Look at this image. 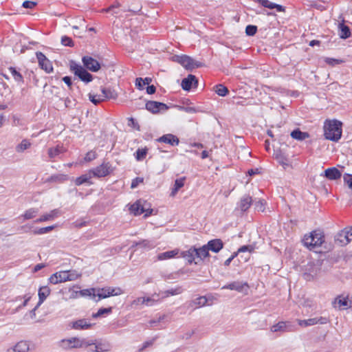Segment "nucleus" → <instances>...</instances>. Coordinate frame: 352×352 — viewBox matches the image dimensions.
Masks as SVG:
<instances>
[{
	"instance_id": "nucleus-18",
	"label": "nucleus",
	"mask_w": 352,
	"mask_h": 352,
	"mask_svg": "<svg viewBox=\"0 0 352 352\" xmlns=\"http://www.w3.org/2000/svg\"><path fill=\"white\" fill-rule=\"evenodd\" d=\"M254 2L258 3L263 7L269 9H276L277 12H281L285 11V8L279 4L270 1L269 0H253Z\"/></svg>"
},
{
	"instance_id": "nucleus-27",
	"label": "nucleus",
	"mask_w": 352,
	"mask_h": 352,
	"mask_svg": "<svg viewBox=\"0 0 352 352\" xmlns=\"http://www.w3.org/2000/svg\"><path fill=\"white\" fill-rule=\"evenodd\" d=\"M206 245L209 250L219 252L223 248V243L221 239H217L208 241Z\"/></svg>"
},
{
	"instance_id": "nucleus-41",
	"label": "nucleus",
	"mask_w": 352,
	"mask_h": 352,
	"mask_svg": "<svg viewBox=\"0 0 352 352\" xmlns=\"http://www.w3.org/2000/svg\"><path fill=\"white\" fill-rule=\"evenodd\" d=\"M186 177L177 179L175 182L174 188L172 190L171 195L175 196L177 192L184 186Z\"/></svg>"
},
{
	"instance_id": "nucleus-9",
	"label": "nucleus",
	"mask_w": 352,
	"mask_h": 352,
	"mask_svg": "<svg viewBox=\"0 0 352 352\" xmlns=\"http://www.w3.org/2000/svg\"><path fill=\"white\" fill-rule=\"evenodd\" d=\"M222 289H228L230 290H235L238 292L247 293L249 289L248 283L243 281H234L226 285H224L221 288Z\"/></svg>"
},
{
	"instance_id": "nucleus-47",
	"label": "nucleus",
	"mask_w": 352,
	"mask_h": 352,
	"mask_svg": "<svg viewBox=\"0 0 352 352\" xmlns=\"http://www.w3.org/2000/svg\"><path fill=\"white\" fill-rule=\"evenodd\" d=\"M89 98L90 101L94 104H98L102 102L100 94H95L94 93L89 94Z\"/></svg>"
},
{
	"instance_id": "nucleus-55",
	"label": "nucleus",
	"mask_w": 352,
	"mask_h": 352,
	"mask_svg": "<svg viewBox=\"0 0 352 352\" xmlns=\"http://www.w3.org/2000/svg\"><path fill=\"white\" fill-rule=\"evenodd\" d=\"M61 43L65 46L72 47L74 45V43L72 39L70 37L67 36H62L61 38Z\"/></svg>"
},
{
	"instance_id": "nucleus-51",
	"label": "nucleus",
	"mask_w": 352,
	"mask_h": 352,
	"mask_svg": "<svg viewBox=\"0 0 352 352\" xmlns=\"http://www.w3.org/2000/svg\"><path fill=\"white\" fill-rule=\"evenodd\" d=\"M324 62L331 66H335L336 65H339L342 63L344 61L342 59H337L333 58L327 57L324 58Z\"/></svg>"
},
{
	"instance_id": "nucleus-63",
	"label": "nucleus",
	"mask_w": 352,
	"mask_h": 352,
	"mask_svg": "<svg viewBox=\"0 0 352 352\" xmlns=\"http://www.w3.org/2000/svg\"><path fill=\"white\" fill-rule=\"evenodd\" d=\"M157 300H155L151 297L144 298V304H146V305H152Z\"/></svg>"
},
{
	"instance_id": "nucleus-44",
	"label": "nucleus",
	"mask_w": 352,
	"mask_h": 352,
	"mask_svg": "<svg viewBox=\"0 0 352 352\" xmlns=\"http://www.w3.org/2000/svg\"><path fill=\"white\" fill-rule=\"evenodd\" d=\"M286 328H287V324L285 322H279L271 327V331H272V332H278V331L284 332L286 331Z\"/></svg>"
},
{
	"instance_id": "nucleus-3",
	"label": "nucleus",
	"mask_w": 352,
	"mask_h": 352,
	"mask_svg": "<svg viewBox=\"0 0 352 352\" xmlns=\"http://www.w3.org/2000/svg\"><path fill=\"white\" fill-rule=\"evenodd\" d=\"M94 344L91 341H86L76 337L63 339L60 342V346L64 349H78L81 347H88Z\"/></svg>"
},
{
	"instance_id": "nucleus-37",
	"label": "nucleus",
	"mask_w": 352,
	"mask_h": 352,
	"mask_svg": "<svg viewBox=\"0 0 352 352\" xmlns=\"http://www.w3.org/2000/svg\"><path fill=\"white\" fill-rule=\"evenodd\" d=\"M151 80V78L148 77H146L144 79L142 78H137L135 79V85L138 89L143 90L144 85H148Z\"/></svg>"
},
{
	"instance_id": "nucleus-56",
	"label": "nucleus",
	"mask_w": 352,
	"mask_h": 352,
	"mask_svg": "<svg viewBox=\"0 0 352 352\" xmlns=\"http://www.w3.org/2000/svg\"><path fill=\"white\" fill-rule=\"evenodd\" d=\"M128 125L138 131H140V125L138 122L133 118H128Z\"/></svg>"
},
{
	"instance_id": "nucleus-20",
	"label": "nucleus",
	"mask_w": 352,
	"mask_h": 352,
	"mask_svg": "<svg viewBox=\"0 0 352 352\" xmlns=\"http://www.w3.org/2000/svg\"><path fill=\"white\" fill-rule=\"evenodd\" d=\"M92 324L86 319H80L71 323V327L76 330L89 329Z\"/></svg>"
},
{
	"instance_id": "nucleus-42",
	"label": "nucleus",
	"mask_w": 352,
	"mask_h": 352,
	"mask_svg": "<svg viewBox=\"0 0 352 352\" xmlns=\"http://www.w3.org/2000/svg\"><path fill=\"white\" fill-rule=\"evenodd\" d=\"M31 144H32L30 142V140L27 139L23 140L22 142L19 144H18V146L16 148V150L18 153H22L28 148H30Z\"/></svg>"
},
{
	"instance_id": "nucleus-17",
	"label": "nucleus",
	"mask_w": 352,
	"mask_h": 352,
	"mask_svg": "<svg viewBox=\"0 0 352 352\" xmlns=\"http://www.w3.org/2000/svg\"><path fill=\"white\" fill-rule=\"evenodd\" d=\"M321 176H324L330 180H335L341 177V172L336 167H332L326 169Z\"/></svg>"
},
{
	"instance_id": "nucleus-16",
	"label": "nucleus",
	"mask_w": 352,
	"mask_h": 352,
	"mask_svg": "<svg viewBox=\"0 0 352 352\" xmlns=\"http://www.w3.org/2000/svg\"><path fill=\"white\" fill-rule=\"evenodd\" d=\"M181 256L187 260L189 263H195L197 264L199 263L197 261L196 248L195 247H191L189 250L182 252Z\"/></svg>"
},
{
	"instance_id": "nucleus-13",
	"label": "nucleus",
	"mask_w": 352,
	"mask_h": 352,
	"mask_svg": "<svg viewBox=\"0 0 352 352\" xmlns=\"http://www.w3.org/2000/svg\"><path fill=\"white\" fill-rule=\"evenodd\" d=\"M82 60L85 67L91 72H96L100 69L98 61L91 56H84Z\"/></svg>"
},
{
	"instance_id": "nucleus-39",
	"label": "nucleus",
	"mask_w": 352,
	"mask_h": 352,
	"mask_svg": "<svg viewBox=\"0 0 352 352\" xmlns=\"http://www.w3.org/2000/svg\"><path fill=\"white\" fill-rule=\"evenodd\" d=\"M38 212V210L37 208H32L25 211V212L21 215V217L23 220H29L34 218Z\"/></svg>"
},
{
	"instance_id": "nucleus-7",
	"label": "nucleus",
	"mask_w": 352,
	"mask_h": 352,
	"mask_svg": "<svg viewBox=\"0 0 352 352\" xmlns=\"http://www.w3.org/2000/svg\"><path fill=\"white\" fill-rule=\"evenodd\" d=\"M96 296H98L100 299L106 298L111 296H118L123 294V291L120 287H104L96 289Z\"/></svg>"
},
{
	"instance_id": "nucleus-61",
	"label": "nucleus",
	"mask_w": 352,
	"mask_h": 352,
	"mask_svg": "<svg viewBox=\"0 0 352 352\" xmlns=\"http://www.w3.org/2000/svg\"><path fill=\"white\" fill-rule=\"evenodd\" d=\"M36 3L34 1H25L23 3V7L25 8H33Z\"/></svg>"
},
{
	"instance_id": "nucleus-33",
	"label": "nucleus",
	"mask_w": 352,
	"mask_h": 352,
	"mask_svg": "<svg viewBox=\"0 0 352 352\" xmlns=\"http://www.w3.org/2000/svg\"><path fill=\"white\" fill-rule=\"evenodd\" d=\"M339 36L341 38L346 39L351 36V30L349 26L344 25V23L338 25Z\"/></svg>"
},
{
	"instance_id": "nucleus-19",
	"label": "nucleus",
	"mask_w": 352,
	"mask_h": 352,
	"mask_svg": "<svg viewBox=\"0 0 352 352\" xmlns=\"http://www.w3.org/2000/svg\"><path fill=\"white\" fill-rule=\"evenodd\" d=\"M198 82L196 77L192 74H189L186 78H184L182 81L181 86L183 89L189 91L194 85L196 86Z\"/></svg>"
},
{
	"instance_id": "nucleus-26",
	"label": "nucleus",
	"mask_w": 352,
	"mask_h": 352,
	"mask_svg": "<svg viewBox=\"0 0 352 352\" xmlns=\"http://www.w3.org/2000/svg\"><path fill=\"white\" fill-rule=\"evenodd\" d=\"M252 203V197L250 195H245L241 198L238 206L241 211L245 212L249 209Z\"/></svg>"
},
{
	"instance_id": "nucleus-12",
	"label": "nucleus",
	"mask_w": 352,
	"mask_h": 352,
	"mask_svg": "<svg viewBox=\"0 0 352 352\" xmlns=\"http://www.w3.org/2000/svg\"><path fill=\"white\" fill-rule=\"evenodd\" d=\"M146 109L153 113H157L160 111H166L168 109V107L166 104L162 102L148 101L146 103Z\"/></svg>"
},
{
	"instance_id": "nucleus-1",
	"label": "nucleus",
	"mask_w": 352,
	"mask_h": 352,
	"mask_svg": "<svg viewBox=\"0 0 352 352\" xmlns=\"http://www.w3.org/2000/svg\"><path fill=\"white\" fill-rule=\"evenodd\" d=\"M324 135L327 140L338 142L342 133V122L336 119H327L324 122Z\"/></svg>"
},
{
	"instance_id": "nucleus-52",
	"label": "nucleus",
	"mask_w": 352,
	"mask_h": 352,
	"mask_svg": "<svg viewBox=\"0 0 352 352\" xmlns=\"http://www.w3.org/2000/svg\"><path fill=\"white\" fill-rule=\"evenodd\" d=\"M112 308H101L100 309L97 313L93 314V318L100 317L103 316L104 314H109L111 312Z\"/></svg>"
},
{
	"instance_id": "nucleus-40",
	"label": "nucleus",
	"mask_w": 352,
	"mask_h": 352,
	"mask_svg": "<svg viewBox=\"0 0 352 352\" xmlns=\"http://www.w3.org/2000/svg\"><path fill=\"white\" fill-rule=\"evenodd\" d=\"M214 91L219 96H226L229 92L228 88L222 84L217 85Z\"/></svg>"
},
{
	"instance_id": "nucleus-31",
	"label": "nucleus",
	"mask_w": 352,
	"mask_h": 352,
	"mask_svg": "<svg viewBox=\"0 0 352 352\" xmlns=\"http://www.w3.org/2000/svg\"><path fill=\"white\" fill-rule=\"evenodd\" d=\"M50 294V289L47 286L40 287L38 290L39 300L36 305L38 307Z\"/></svg>"
},
{
	"instance_id": "nucleus-8",
	"label": "nucleus",
	"mask_w": 352,
	"mask_h": 352,
	"mask_svg": "<svg viewBox=\"0 0 352 352\" xmlns=\"http://www.w3.org/2000/svg\"><path fill=\"white\" fill-rule=\"evenodd\" d=\"M146 202L143 203L141 200H139L131 206L130 210L135 215H140L146 212L144 217H148L152 213L153 210L146 209Z\"/></svg>"
},
{
	"instance_id": "nucleus-64",
	"label": "nucleus",
	"mask_w": 352,
	"mask_h": 352,
	"mask_svg": "<svg viewBox=\"0 0 352 352\" xmlns=\"http://www.w3.org/2000/svg\"><path fill=\"white\" fill-rule=\"evenodd\" d=\"M153 340L146 341L143 343L142 346L139 349V352H142L146 348L153 345Z\"/></svg>"
},
{
	"instance_id": "nucleus-25",
	"label": "nucleus",
	"mask_w": 352,
	"mask_h": 352,
	"mask_svg": "<svg viewBox=\"0 0 352 352\" xmlns=\"http://www.w3.org/2000/svg\"><path fill=\"white\" fill-rule=\"evenodd\" d=\"M289 155H275L276 162L283 166L284 169L292 168L294 162L291 160Z\"/></svg>"
},
{
	"instance_id": "nucleus-35",
	"label": "nucleus",
	"mask_w": 352,
	"mask_h": 352,
	"mask_svg": "<svg viewBox=\"0 0 352 352\" xmlns=\"http://www.w3.org/2000/svg\"><path fill=\"white\" fill-rule=\"evenodd\" d=\"M179 252L178 249H175L170 251L160 253L157 255V259L160 261L169 259L177 256Z\"/></svg>"
},
{
	"instance_id": "nucleus-46",
	"label": "nucleus",
	"mask_w": 352,
	"mask_h": 352,
	"mask_svg": "<svg viewBox=\"0 0 352 352\" xmlns=\"http://www.w3.org/2000/svg\"><path fill=\"white\" fill-rule=\"evenodd\" d=\"M96 288H91L87 289H82L79 291V294L81 296H93L95 297L96 294Z\"/></svg>"
},
{
	"instance_id": "nucleus-36",
	"label": "nucleus",
	"mask_w": 352,
	"mask_h": 352,
	"mask_svg": "<svg viewBox=\"0 0 352 352\" xmlns=\"http://www.w3.org/2000/svg\"><path fill=\"white\" fill-rule=\"evenodd\" d=\"M208 251L209 250L206 245L202 246L201 248H196L197 258L198 261L209 256Z\"/></svg>"
},
{
	"instance_id": "nucleus-14",
	"label": "nucleus",
	"mask_w": 352,
	"mask_h": 352,
	"mask_svg": "<svg viewBox=\"0 0 352 352\" xmlns=\"http://www.w3.org/2000/svg\"><path fill=\"white\" fill-rule=\"evenodd\" d=\"M351 241H352V238L350 236L347 228L338 232L336 236V243L342 246L347 245Z\"/></svg>"
},
{
	"instance_id": "nucleus-58",
	"label": "nucleus",
	"mask_w": 352,
	"mask_h": 352,
	"mask_svg": "<svg viewBox=\"0 0 352 352\" xmlns=\"http://www.w3.org/2000/svg\"><path fill=\"white\" fill-rule=\"evenodd\" d=\"M344 182L348 185L349 188L352 190V175L345 174L343 177Z\"/></svg>"
},
{
	"instance_id": "nucleus-54",
	"label": "nucleus",
	"mask_w": 352,
	"mask_h": 352,
	"mask_svg": "<svg viewBox=\"0 0 352 352\" xmlns=\"http://www.w3.org/2000/svg\"><path fill=\"white\" fill-rule=\"evenodd\" d=\"M68 179V176L67 175H53L50 177V181L52 182H63Z\"/></svg>"
},
{
	"instance_id": "nucleus-15",
	"label": "nucleus",
	"mask_w": 352,
	"mask_h": 352,
	"mask_svg": "<svg viewBox=\"0 0 352 352\" xmlns=\"http://www.w3.org/2000/svg\"><path fill=\"white\" fill-rule=\"evenodd\" d=\"M31 349L30 342L25 340L18 342L14 346L7 349V352H28Z\"/></svg>"
},
{
	"instance_id": "nucleus-34",
	"label": "nucleus",
	"mask_w": 352,
	"mask_h": 352,
	"mask_svg": "<svg viewBox=\"0 0 352 352\" xmlns=\"http://www.w3.org/2000/svg\"><path fill=\"white\" fill-rule=\"evenodd\" d=\"M139 246L141 248L144 249H153L155 247V245L153 241L147 240V239H143L142 241H140L139 242H135L132 247H137Z\"/></svg>"
},
{
	"instance_id": "nucleus-2",
	"label": "nucleus",
	"mask_w": 352,
	"mask_h": 352,
	"mask_svg": "<svg viewBox=\"0 0 352 352\" xmlns=\"http://www.w3.org/2000/svg\"><path fill=\"white\" fill-rule=\"evenodd\" d=\"M302 241L304 245L309 250H314L322 245L324 241V235L320 230H314L309 234L305 235Z\"/></svg>"
},
{
	"instance_id": "nucleus-4",
	"label": "nucleus",
	"mask_w": 352,
	"mask_h": 352,
	"mask_svg": "<svg viewBox=\"0 0 352 352\" xmlns=\"http://www.w3.org/2000/svg\"><path fill=\"white\" fill-rule=\"evenodd\" d=\"M70 69L82 81L86 83H88L93 80V76L90 73H89L82 66L74 61L70 63Z\"/></svg>"
},
{
	"instance_id": "nucleus-28",
	"label": "nucleus",
	"mask_w": 352,
	"mask_h": 352,
	"mask_svg": "<svg viewBox=\"0 0 352 352\" xmlns=\"http://www.w3.org/2000/svg\"><path fill=\"white\" fill-rule=\"evenodd\" d=\"M161 142L168 144L171 146L177 145L179 144V139L177 136L173 134H166L158 140Z\"/></svg>"
},
{
	"instance_id": "nucleus-45",
	"label": "nucleus",
	"mask_w": 352,
	"mask_h": 352,
	"mask_svg": "<svg viewBox=\"0 0 352 352\" xmlns=\"http://www.w3.org/2000/svg\"><path fill=\"white\" fill-rule=\"evenodd\" d=\"M8 70L10 71L12 76H13V78H14V80L16 82H21L23 81V78L22 75L21 74V73H19L18 71H16L15 67H10L8 68Z\"/></svg>"
},
{
	"instance_id": "nucleus-38",
	"label": "nucleus",
	"mask_w": 352,
	"mask_h": 352,
	"mask_svg": "<svg viewBox=\"0 0 352 352\" xmlns=\"http://www.w3.org/2000/svg\"><path fill=\"white\" fill-rule=\"evenodd\" d=\"M111 349V346L109 342H100L95 344L94 351L96 352H107Z\"/></svg>"
},
{
	"instance_id": "nucleus-11",
	"label": "nucleus",
	"mask_w": 352,
	"mask_h": 352,
	"mask_svg": "<svg viewBox=\"0 0 352 352\" xmlns=\"http://www.w3.org/2000/svg\"><path fill=\"white\" fill-rule=\"evenodd\" d=\"M298 324L301 327L313 326L317 324H324L329 322V320L326 317H316L309 318L307 320H297Z\"/></svg>"
},
{
	"instance_id": "nucleus-49",
	"label": "nucleus",
	"mask_w": 352,
	"mask_h": 352,
	"mask_svg": "<svg viewBox=\"0 0 352 352\" xmlns=\"http://www.w3.org/2000/svg\"><path fill=\"white\" fill-rule=\"evenodd\" d=\"M207 303V299L205 296H200L197 298L195 300H194L192 302V306H204Z\"/></svg>"
},
{
	"instance_id": "nucleus-43",
	"label": "nucleus",
	"mask_w": 352,
	"mask_h": 352,
	"mask_svg": "<svg viewBox=\"0 0 352 352\" xmlns=\"http://www.w3.org/2000/svg\"><path fill=\"white\" fill-rule=\"evenodd\" d=\"M183 292V289L181 287H177L175 289H168L166 291L163 292L162 294H163L162 298H166L169 295L174 296L182 294Z\"/></svg>"
},
{
	"instance_id": "nucleus-21",
	"label": "nucleus",
	"mask_w": 352,
	"mask_h": 352,
	"mask_svg": "<svg viewBox=\"0 0 352 352\" xmlns=\"http://www.w3.org/2000/svg\"><path fill=\"white\" fill-rule=\"evenodd\" d=\"M65 271H60L53 274L49 278V280L52 284H58L63 282H66L68 276H66Z\"/></svg>"
},
{
	"instance_id": "nucleus-48",
	"label": "nucleus",
	"mask_w": 352,
	"mask_h": 352,
	"mask_svg": "<svg viewBox=\"0 0 352 352\" xmlns=\"http://www.w3.org/2000/svg\"><path fill=\"white\" fill-rule=\"evenodd\" d=\"M65 272L67 273L66 276H68V278H67V281L75 280L80 276V274H78V272L75 270H69Z\"/></svg>"
},
{
	"instance_id": "nucleus-59",
	"label": "nucleus",
	"mask_w": 352,
	"mask_h": 352,
	"mask_svg": "<svg viewBox=\"0 0 352 352\" xmlns=\"http://www.w3.org/2000/svg\"><path fill=\"white\" fill-rule=\"evenodd\" d=\"M143 180L144 179L142 177H136V178H135L134 179H133V181L131 182V188H136L139 185V184L143 182Z\"/></svg>"
},
{
	"instance_id": "nucleus-60",
	"label": "nucleus",
	"mask_w": 352,
	"mask_h": 352,
	"mask_svg": "<svg viewBox=\"0 0 352 352\" xmlns=\"http://www.w3.org/2000/svg\"><path fill=\"white\" fill-rule=\"evenodd\" d=\"M254 250V248L251 245H243L238 250V252H252Z\"/></svg>"
},
{
	"instance_id": "nucleus-62",
	"label": "nucleus",
	"mask_w": 352,
	"mask_h": 352,
	"mask_svg": "<svg viewBox=\"0 0 352 352\" xmlns=\"http://www.w3.org/2000/svg\"><path fill=\"white\" fill-rule=\"evenodd\" d=\"M144 297H140L136 299H135L132 302V306H136L139 305H144Z\"/></svg>"
},
{
	"instance_id": "nucleus-10",
	"label": "nucleus",
	"mask_w": 352,
	"mask_h": 352,
	"mask_svg": "<svg viewBox=\"0 0 352 352\" xmlns=\"http://www.w3.org/2000/svg\"><path fill=\"white\" fill-rule=\"evenodd\" d=\"M36 56L38 59V65L42 69L48 74L53 72V66L51 61L42 52H37Z\"/></svg>"
},
{
	"instance_id": "nucleus-50",
	"label": "nucleus",
	"mask_w": 352,
	"mask_h": 352,
	"mask_svg": "<svg viewBox=\"0 0 352 352\" xmlns=\"http://www.w3.org/2000/svg\"><path fill=\"white\" fill-rule=\"evenodd\" d=\"M54 228H55L54 226L41 228L38 230H34L33 232L34 234H43L51 232L52 230H53L54 229Z\"/></svg>"
},
{
	"instance_id": "nucleus-30",
	"label": "nucleus",
	"mask_w": 352,
	"mask_h": 352,
	"mask_svg": "<svg viewBox=\"0 0 352 352\" xmlns=\"http://www.w3.org/2000/svg\"><path fill=\"white\" fill-rule=\"evenodd\" d=\"M59 214V211L57 209L53 210L50 211L49 213L42 215L40 218L35 220V223H41L43 221H47L50 220L54 219L55 217H58Z\"/></svg>"
},
{
	"instance_id": "nucleus-23",
	"label": "nucleus",
	"mask_w": 352,
	"mask_h": 352,
	"mask_svg": "<svg viewBox=\"0 0 352 352\" xmlns=\"http://www.w3.org/2000/svg\"><path fill=\"white\" fill-rule=\"evenodd\" d=\"M290 135L294 140L297 141H303L310 138V134L308 132L302 131L298 128L293 130Z\"/></svg>"
},
{
	"instance_id": "nucleus-29",
	"label": "nucleus",
	"mask_w": 352,
	"mask_h": 352,
	"mask_svg": "<svg viewBox=\"0 0 352 352\" xmlns=\"http://www.w3.org/2000/svg\"><path fill=\"white\" fill-rule=\"evenodd\" d=\"M100 96L102 101L109 99H116L118 97V94L114 90L109 88L107 89L105 87L101 88Z\"/></svg>"
},
{
	"instance_id": "nucleus-5",
	"label": "nucleus",
	"mask_w": 352,
	"mask_h": 352,
	"mask_svg": "<svg viewBox=\"0 0 352 352\" xmlns=\"http://www.w3.org/2000/svg\"><path fill=\"white\" fill-rule=\"evenodd\" d=\"M93 177L100 178L110 175L113 171V168L109 162H104L100 166L90 169Z\"/></svg>"
},
{
	"instance_id": "nucleus-32",
	"label": "nucleus",
	"mask_w": 352,
	"mask_h": 352,
	"mask_svg": "<svg viewBox=\"0 0 352 352\" xmlns=\"http://www.w3.org/2000/svg\"><path fill=\"white\" fill-rule=\"evenodd\" d=\"M176 60L179 63H180L186 68H190L192 66V59L186 55L177 56Z\"/></svg>"
},
{
	"instance_id": "nucleus-57",
	"label": "nucleus",
	"mask_w": 352,
	"mask_h": 352,
	"mask_svg": "<svg viewBox=\"0 0 352 352\" xmlns=\"http://www.w3.org/2000/svg\"><path fill=\"white\" fill-rule=\"evenodd\" d=\"M265 202L264 200H259L255 203V208L258 211H264Z\"/></svg>"
},
{
	"instance_id": "nucleus-53",
	"label": "nucleus",
	"mask_w": 352,
	"mask_h": 352,
	"mask_svg": "<svg viewBox=\"0 0 352 352\" xmlns=\"http://www.w3.org/2000/svg\"><path fill=\"white\" fill-rule=\"evenodd\" d=\"M257 31V27L252 25H248L245 28V33L248 36H254Z\"/></svg>"
},
{
	"instance_id": "nucleus-24",
	"label": "nucleus",
	"mask_w": 352,
	"mask_h": 352,
	"mask_svg": "<svg viewBox=\"0 0 352 352\" xmlns=\"http://www.w3.org/2000/svg\"><path fill=\"white\" fill-rule=\"evenodd\" d=\"M333 304L335 307L346 309L351 307L352 302L348 298L338 296L334 300Z\"/></svg>"
},
{
	"instance_id": "nucleus-6",
	"label": "nucleus",
	"mask_w": 352,
	"mask_h": 352,
	"mask_svg": "<svg viewBox=\"0 0 352 352\" xmlns=\"http://www.w3.org/2000/svg\"><path fill=\"white\" fill-rule=\"evenodd\" d=\"M302 271L305 279L311 280L317 275L319 267L318 263L314 261H309L302 266Z\"/></svg>"
},
{
	"instance_id": "nucleus-22",
	"label": "nucleus",
	"mask_w": 352,
	"mask_h": 352,
	"mask_svg": "<svg viewBox=\"0 0 352 352\" xmlns=\"http://www.w3.org/2000/svg\"><path fill=\"white\" fill-rule=\"evenodd\" d=\"M92 177H94L93 175H92L91 170H89L86 173L77 177L75 179L74 183L76 186H80L83 184H88L91 185L93 184V182L91 181Z\"/></svg>"
}]
</instances>
